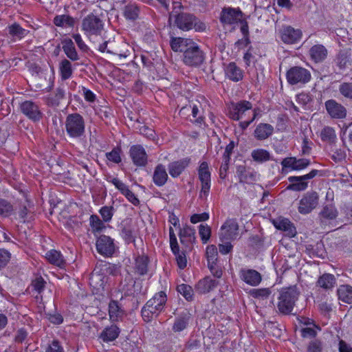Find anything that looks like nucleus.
<instances>
[{"mask_svg": "<svg viewBox=\"0 0 352 352\" xmlns=\"http://www.w3.org/2000/svg\"><path fill=\"white\" fill-rule=\"evenodd\" d=\"M122 236L125 243H133L134 246H135V236H134L133 232L131 229L124 228L122 230Z\"/></svg>", "mask_w": 352, "mask_h": 352, "instance_id": "62", "label": "nucleus"}, {"mask_svg": "<svg viewBox=\"0 0 352 352\" xmlns=\"http://www.w3.org/2000/svg\"><path fill=\"white\" fill-rule=\"evenodd\" d=\"M250 294L254 298L265 300L271 294V290L269 288L252 289L250 291Z\"/></svg>", "mask_w": 352, "mask_h": 352, "instance_id": "53", "label": "nucleus"}, {"mask_svg": "<svg viewBox=\"0 0 352 352\" xmlns=\"http://www.w3.org/2000/svg\"><path fill=\"white\" fill-rule=\"evenodd\" d=\"M206 255L208 263L218 261V250L215 245H209L206 247Z\"/></svg>", "mask_w": 352, "mask_h": 352, "instance_id": "54", "label": "nucleus"}, {"mask_svg": "<svg viewBox=\"0 0 352 352\" xmlns=\"http://www.w3.org/2000/svg\"><path fill=\"white\" fill-rule=\"evenodd\" d=\"M320 136L322 142H327L329 144H333L337 140L335 129L329 126H326L321 130Z\"/></svg>", "mask_w": 352, "mask_h": 352, "instance_id": "45", "label": "nucleus"}, {"mask_svg": "<svg viewBox=\"0 0 352 352\" xmlns=\"http://www.w3.org/2000/svg\"><path fill=\"white\" fill-rule=\"evenodd\" d=\"M168 179L165 166L162 164H158L154 168L153 174V182L157 187L164 186Z\"/></svg>", "mask_w": 352, "mask_h": 352, "instance_id": "34", "label": "nucleus"}, {"mask_svg": "<svg viewBox=\"0 0 352 352\" xmlns=\"http://www.w3.org/2000/svg\"><path fill=\"white\" fill-rule=\"evenodd\" d=\"M124 315L125 311L118 301L111 300L109 303V320L113 322H120L123 320Z\"/></svg>", "mask_w": 352, "mask_h": 352, "instance_id": "32", "label": "nucleus"}, {"mask_svg": "<svg viewBox=\"0 0 352 352\" xmlns=\"http://www.w3.org/2000/svg\"><path fill=\"white\" fill-rule=\"evenodd\" d=\"M197 173L201 186L199 197H207L210 193L211 187V172L207 162H202L200 163Z\"/></svg>", "mask_w": 352, "mask_h": 352, "instance_id": "9", "label": "nucleus"}, {"mask_svg": "<svg viewBox=\"0 0 352 352\" xmlns=\"http://www.w3.org/2000/svg\"><path fill=\"white\" fill-rule=\"evenodd\" d=\"M141 60L143 66L148 71L152 72L154 69L153 58H151V55L148 52L141 54Z\"/></svg>", "mask_w": 352, "mask_h": 352, "instance_id": "61", "label": "nucleus"}, {"mask_svg": "<svg viewBox=\"0 0 352 352\" xmlns=\"http://www.w3.org/2000/svg\"><path fill=\"white\" fill-rule=\"evenodd\" d=\"M274 225L277 230L285 232L286 235L289 238L294 237L296 234L295 226L291 221L287 218L278 219L277 221L274 222Z\"/></svg>", "mask_w": 352, "mask_h": 352, "instance_id": "35", "label": "nucleus"}, {"mask_svg": "<svg viewBox=\"0 0 352 352\" xmlns=\"http://www.w3.org/2000/svg\"><path fill=\"white\" fill-rule=\"evenodd\" d=\"M149 257L146 254L138 256L135 260V269L137 274L144 276L148 273Z\"/></svg>", "mask_w": 352, "mask_h": 352, "instance_id": "39", "label": "nucleus"}, {"mask_svg": "<svg viewBox=\"0 0 352 352\" xmlns=\"http://www.w3.org/2000/svg\"><path fill=\"white\" fill-rule=\"evenodd\" d=\"M79 93L81 94L85 101L92 103L96 100V95L85 86L79 87Z\"/></svg>", "mask_w": 352, "mask_h": 352, "instance_id": "59", "label": "nucleus"}, {"mask_svg": "<svg viewBox=\"0 0 352 352\" xmlns=\"http://www.w3.org/2000/svg\"><path fill=\"white\" fill-rule=\"evenodd\" d=\"M336 284V279L334 275L329 273H324L319 276L316 286L325 290L333 289Z\"/></svg>", "mask_w": 352, "mask_h": 352, "instance_id": "40", "label": "nucleus"}, {"mask_svg": "<svg viewBox=\"0 0 352 352\" xmlns=\"http://www.w3.org/2000/svg\"><path fill=\"white\" fill-rule=\"evenodd\" d=\"M226 77L230 80L237 82L243 79L244 72L235 62L229 63L224 68Z\"/></svg>", "mask_w": 352, "mask_h": 352, "instance_id": "27", "label": "nucleus"}, {"mask_svg": "<svg viewBox=\"0 0 352 352\" xmlns=\"http://www.w3.org/2000/svg\"><path fill=\"white\" fill-rule=\"evenodd\" d=\"M253 160L258 163H263L270 160V153L264 148H256L251 153Z\"/></svg>", "mask_w": 352, "mask_h": 352, "instance_id": "47", "label": "nucleus"}, {"mask_svg": "<svg viewBox=\"0 0 352 352\" xmlns=\"http://www.w3.org/2000/svg\"><path fill=\"white\" fill-rule=\"evenodd\" d=\"M327 114L332 119L344 120L347 116V109L341 103L334 99H329L324 102Z\"/></svg>", "mask_w": 352, "mask_h": 352, "instance_id": "17", "label": "nucleus"}, {"mask_svg": "<svg viewBox=\"0 0 352 352\" xmlns=\"http://www.w3.org/2000/svg\"><path fill=\"white\" fill-rule=\"evenodd\" d=\"M59 75L62 80H67L72 78L73 68L71 62L67 59L62 60L59 63Z\"/></svg>", "mask_w": 352, "mask_h": 352, "instance_id": "42", "label": "nucleus"}, {"mask_svg": "<svg viewBox=\"0 0 352 352\" xmlns=\"http://www.w3.org/2000/svg\"><path fill=\"white\" fill-rule=\"evenodd\" d=\"M189 111H191L192 116L194 118L193 120H190V122L193 124L199 127L205 126V117L203 115L199 114V109L197 105H186L181 108V109L179 110V114L182 116H184L186 115Z\"/></svg>", "mask_w": 352, "mask_h": 352, "instance_id": "24", "label": "nucleus"}, {"mask_svg": "<svg viewBox=\"0 0 352 352\" xmlns=\"http://www.w3.org/2000/svg\"><path fill=\"white\" fill-rule=\"evenodd\" d=\"M65 130L72 140H80L85 134V120L79 113H69L65 120Z\"/></svg>", "mask_w": 352, "mask_h": 352, "instance_id": "5", "label": "nucleus"}, {"mask_svg": "<svg viewBox=\"0 0 352 352\" xmlns=\"http://www.w3.org/2000/svg\"><path fill=\"white\" fill-rule=\"evenodd\" d=\"M282 169L281 173L287 174L291 171H296V157H287L280 162Z\"/></svg>", "mask_w": 352, "mask_h": 352, "instance_id": "49", "label": "nucleus"}, {"mask_svg": "<svg viewBox=\"0 0 352 352\" xmlns=\"http://www.w3.org/2000/svg\"><path fill=\"white\" fill-rule=\"evenodd\" d=\"M340 94L345 98L352 100V82H343L339 85Z\"/></svg>", "mask_w": 352, "mask_h": 352, "instance_id": "56", "label": "nucleus"}, {"mask_svg": "<svg viewBox=\"0 0 352 352\" xmlns=\"http://www.w3.org/2000/svg\"><path fill=\"white\" fill-rule=\"evenodd\" d=\"M121 153V147L116 146L110 152L106 153L105 156L107 160L115 164H120L122 162Z\"/></svg>", "mask_w": 352, "mask_h": 352, "instance_id": "52", "label": "nucleus"}, {"mask_svg": "<svg viewBox=\"0 0 352 352\" xmlns=\"http://www.w3.org/2000/svg\"><path fill=\"white\" fill-rule=\"evenodd\" d=\"M239 278L241 280L250 286L258 285L261 280V274L253 269L242 268L239 272Z\"/></svg>", "mask_w": 352, "mask_h": 352, "instance_id": "20", "label": "nucleus"}, {"mask_svg": "<svg viewBox=\"0 0 352 352\" xmlns=\"http://www.w3.org/2000/svg\"><path fill=\"white\" fill-rule=\"evenodd\" d=\"M82 30L90 39L94 36L100 35L104 28L102 19L94 13L87 15L82 21Z\"/></svg>", "mask_w": 352, "mask_h": 352, "instance_id": "6", "label": "nucleus"}, {"mask_svg": "<svg viewBox=\"0 0 352 352\" xmlns=\"http://www.w3.org/2000/svg\"><path fill=\"white\" fill-rule=\"evenodd\" d=\"M89 225L91 228L92 232L96 235V232H101L105 227L98 216L96 214H91L89 218Z\"/></svg>", "mask_w": 352, "mask_h": 352, "instance_id": "51", "label": "nucleus"}, {"mask_svg": "<svg viewBox=\"0 0 352 352\" xmlns=\"http://www.w3.org/2000/svg\"><path fill=\"white\" fill-rule=\"evenodd\" d=\"M218 285V280L208 276L197 282L195 286V289L199 294H206L213 291Z\"/></svg>", "mask_w": 352, "mask_h": 352, "instance_id": "26", "label": "nucleus"}, {"mask_svg": "<svg viewBox=\"0 0 352 352\" xmlns=\"http://www.w3.org/2000/svg\"><path fill=\"white\" fill-rule=\"evenodd\" d=\"M129 156L137 167H144L148 164V155L145 148L140 144H134L130 147Z\"/></svg>", "mask_w": 352, "mask_h": 352, "instance_id": "18", "label": "nucleus"}, {"mask_svg": "<svg viewBox=\"0 0 352 352\" xmlns=\"http://www.w3.org/2000/svg\"><path fill=\"white\" fill-rule=\"evenodd\" d=\"M299 295L300 292L296 285L280 289L276 304L278 312L284 316L291 314Z\"/></svg>", "mask_w": 352, "mask_h": 352, "instance_id": "4", "label": "nucleus"}, {"mask_svg": "<svg viewBox=\"0 0 352 352\" xmlns=\"http://www.w3.org/2000/svg\"><path fill=\"white\" fill-rule=\"evenodd\" d=\"M311 78L310 72L299 66L292 67L286 73L287 82L291 85H305L310 81Z\"/></svg>", "mask_w": 352, "mask_h": 352, "instance_id": "7", "label": "nucleus"}, {"mask_svg": "<svg viewBox=\"0 0 352 352\" xmlns=\"http://www.w3.org/2000/svg\"><path fill=\"white\" fill-rule=\"evenodd\" d=\"M177 292L188 302L192 301L194 299V291L189 285L184 283L178 285L177 286Z\"/></svg>", "mask_w": 352, "mask_h": 352, "instance_id": "48", "label": "nucleus"}, {"mask_svg": "<svg viewBox=\"0 0 352 352\" xmlns=\"http://www.w3.org/2000/svg\"><path fill=\"white\" fill-rule=\"evenodd\" d=\"M174 9L170 13L169 19L171 20L174 19L175 25L179 30L182 31H189L194 29L195 32H203L206 30V25L205 23L199 19L196 16L192 14L180 12L177 13L175 11L177 7L181 8V3L179 2H173Z\"/></svg>", "mask_w": 352, "mask_h": 352, "instance_id": "2", "label": "nucleus"}, {"mask_svg": "<svg viewBox=\"0 0 352 352\" xmlns=\"http://www.w3.org/2000/svg\"><path fill=\"white\" fill-rule=\"evenodd\" d=\"M23 114L33 122H39L43 116L38 104L32 101H23Z\"/></svg>", "mask_w": 352, "mask_h": 352, "instance_id": "23", "label": "nucleus"}, {"mask_svg": "<svg viewBox=\"0 0 352 352\" xmlns=\"http://www.w3.org/2000/svg\"><path fill=\"white\" fill-rule=\"evenodd\" d=\"M99 213L104 222H109L114 214V208L112 206H104L99 210Z\"/></svg>", "mask_w": 352, "mask_h": 352, "instance_id": "55", "label": "nucleus"}, {"mask_svg": "<svg viewBox=\"0 0 352 352\" xmlns=\"http://www.w3.org/2000/svg\"><path fill=\"white\" fill-rule=\"evenodd\" d=\"M191 314L188 311H184L175 316L172 325V331L174 333H180L186 329L191 320Z\"/></svg>", "mask_w": 352, "mask_h": 352, "instance_id": "25", "label": "nucleus"}, {"mask_svg": "<svg viewBox=\"0 0 352 352\" xmlns=\"http://www.w3.org/2000/svg\"><path fill=\"white\" fill-rule=\"evenodd\" d=\"M338 298L344 302L352 303V287L349 285H341L338 289Z\"/></svg>", "mask_w": 352, "mask_h": 352, "instance_id": "46", "label": "nucleus"}, {"mask_svg": "<svg viewBox=\"0 0 352 352\" xmlns=\"http://www.w3.org/2000/svg\"><path fill=\"white\" fill-rule=\"evenodd\" d=\"M23 200L25 201L27 205L23 203V224H26L28 229L32 227V221L34 220L35 210L34 204L30 201L27 195L23 192Z\"/></svg>", "mask_w": 352, "mask_h": 352, "instance_id": "33", "label": "nucleus"}, {"mask_svg": "<svg viewBox=\"0 0 352 352\" xmlns=\"http://www.w3.org/2000/svg\"><path fill=\"white\" fill-rule=\"evenodd\" d=\"M105 179L107 182L112 184L125 197L127 201L133 206H138L140 204V199L137 195L129 189V186L119 178L109 175L107 176Z\"/></svg>", "mask_w": 352, "mask_h": 352, "instance_id": "10", "label": "nucleus"}, {"mask_svg": "<svg viewBox=\"0 0 352 352\" xmlns=\"http://www.w3.org/2000/svg\"><path fill=\"white\" fill-rule=\"evenodd\" d=\"M54 24L62 28H73L76 21L74 18L68 14L56 15L53 19Z\"/></svg>", "mask_w": 352, "mask_h": 352, "instance_id": "41", "label": "nucleus"}, {"mask_svg": "<svg viewBox=\"0 0 352 352\" xmlns=\"http://www.w3.org/2000/svg\"><path fill=\"white\" fill-rule=\"evenodd\" d=\"M190 162V159L189 157L170 162L168 167L170 175L173 178L178 177L189 166Z\"/></svg>", "mask_w": 352, "mask_h": 352, "instance_id": "30", "label": "nucleus"}, {"mask_svg": "<svg viewBox=\"0 0 352 352\" xmlns=\"http://www.w3.org/2000/svg\"><path fill=\"white\" fill-rule=\"evenodd\" d=\"M195 230L188 226L181 228L179 236L181 243L186 248H190L196 242Z\"/></svg>", "mask_w": 352, "mask_h": 352, "instance_id": "28", "label": "nucleus"}, {"mask_svg": "<svg viewBox=\"0 0 352 352\" xmlns=\"http://www.w3.org/2000/svg\"><path fill=\"white\" fill-rule=\"evenodd\" d=\"M243 12L239 8H224L220 15V21L223 25H234L240 21Z\"/></svg>", "mask_w": 352, "mask_h": 352, "instance_id": "19", "label": "nucleus"}, {"mask_svg": "<svg viewBox=\"0 0 352 352\" xmlns=\"http://www.w3.org/2000/svg\"><path fill=\"white\" fill-rule=\"evenodd\" d=\"M220 241H235L240 237L239 226L236 219L228 218L222 224L219 234Z\"/></svg>", "mask_w": 352, "mask_h": 352, "instance_id": "8", "label": "nucleus"}, {"mask_svg": "<svg viewBox=\"0 0 352 352\" xmlns=\"http://www.w3.org/2000/svg\"><path fill=\"white\" fill-rule=\"evenodd\" d=\"M338 215V211L333 204L324 205L319 213V217L322 223L327 221L335 220Z\"/></svg>", "mask_w": 352, "mask_h": 352, "instance_id": "37", "label": "nucleus"}, {"mask_svg": "<svg viewBox=\"0 0 352 352\" xmlns=\"http://www.w3.org/2000/svg\"><path fill=\"white\" fill-rule=\"evenodd\" d=\"M279 36L285 44L294 45L300 42L302 32L300 29H296L291 25H284L279 30Z\"/></svg>", "mask_w": 352, "mask_h": 352, "instance_id": "15", "label": "nucleus"}, {"mask_svg": "<svg viewBox=\"0 0 352 352\" xmlns=\"http://www.w3.org/2000/svg\"><path fill=\"white\" fill-rule=\"evenodd\" d=\"M318 173V170L313 169L309 173L304 175L289 177L288 181L290 184L287 186V189L292 191L305 190L308 186L307 181L315 177Z\"/></svg>", "mask_w": 352, "mask_h": 352, "instance_id": "12", "label": "nucleus"}, {"mask_svg": "<svg viewBox=\"0 0 352 352\" xmlns=\"http://www.w3.org/2000/svg\"><path fill=\"white\" fill-rule=\"evenodd\" d=\"M274 131V129L272 125L261 122L256 126L253 135L256 140L263 141L272 136Z\"/></svg>", "mask_w": 352, "mask_h": 352, "instance_id": "31", "label": "nucleus"}, {"mask_svg": "<svg viewBox=\"0 0 352 352\" xmlns=\"http://www.w3.org/2000/svg\"><path fill=\"white\" fill-rule=\"evenodd\" d=\"M252 109V104L248 100H240L237 102H231L228 107V116L233 120H240L248 111Z\"/></svg>", "mask_w": 352, "mask_h": 352, "instance_id": "14", "label": "nucleus"}, {"mask_svg": "<svg viewBox=\"0 0 352 352\" xmlns=\"http://www.w3.org/2000/svg\"><path fill=\"white\" fill-rule=\"evenodd\" d=\"M308 55L313 63H322L327 58L328 50L322 44H315L309 48Z\"/></svg>", "mask_w": 352, "mask_h": 352, "instance_id": "22", "label": "nucleus"}, {"mask_svg": "<svg viewBox=\"0 0 352 352\" xmlns=\"http://www.w3.org/2000/svg\"><path fill=\"white\" fill-rule=\"evenodd\" d=\"M170 46L175 52H180L182 63L190 67H199L206 60V53L192 38L172 36Z\"/></svg>", "mask_w": 352, "mask_h": 352, "instance_id": "1", "label": "nucleus"}, {"mask_svg": "<svg viewBox=\"0 0 352 352\" xmlns=\"http://www.w3.org/2000/svg\"><path fill=\"white\" fill-rule=\"evenodd\" d=\"M322 349L323 344L319 339L311 340L307 346V352H322Z\"/></svg>", "mask_w": 352, "mask_h": 352, "instance_id": "60", "label": "nucleus"}, {"mask_svg": "<svg viewBox=\"0 0 352 352\" xmlns=\"http://www.w3.org/2000/svg\"><path fill=\"white\" fill-rule=\"evenodd\" d=\"M168 232L170 250L173 254H178V251L180 250L179 246L174 230L172 226L169 227Z\"/></svg>", "mask_w": 352, "mask_h": 352, "instance_id": "58", "label": "nucleus"}, {"mask_svg": "<svg viewBox=\"0 0 352 352\" xmlns=\"http://www.w3.org/2000/svg\"><path fill=\"white\" fill-rule=\"evenodd\" d=\"M45 258L49 263L60 269H64L66 266V261L60 251L50 250L45 252Z\"/></svg>", "mask_w": 352, "mask_h": 352, "instance_id": "29", "label": "nucleus"}, {"mask_svg": "<svg viewBox=\"0 0 352 352\" xmlns=\"http://www.w3.org/2000/svg\"><path fill=\"white\" fill-rule=\"evenodd\" d=\"M168 297L165 291L156 292L141 309L142 319L146 322H151L164 311Z\"/></svg>", "mask_w": 352, "mask_h": 352, "instance_id": "3", "label": "nucleus"}, {"mask_svg": "<svg viewBox=\"0 0 352 352\" xmlns=\"http://www.w3.org/2000/svg\"><path fill=\"white\" fill-rule=\"evenodd\" d=\"M319 196L316 192L305 193L299 201L298 212L302 214L310 213L318 205Z\"/></svg>", "mask_w": 352, "mask_h": 352, "instance_id": "16", "label": "nucleus"}, {"mask_svg": "<svg viewBox=\"0 0 352 352\" xmlns=\"http://www.w3.org/2000/svg\"><path fill=\"white\" fill-rule=\"evenodd\" d=\"M199 234L203 244L208 242L211 236V228L208 225L200 224L199 226Z\"/></svg>", "mask_w": 352, "mask_h": 352, "instance_id": "57", "label": "nucleus"}, {"mask_svg": "<svg viewBox=\"0 0 352 352\" xmlns=\"http://www.w3.org/2000/svg\"><path fill=\"white\" fill-rule=\"evenodd\" d=\"M137 129H138L139 133L147 138L149 140H153L155 138V131L154 129L148 127L146 125L139 126L137 127Z\"/></svg>", "mask_w": 352, "mask_h": 352, "instance_id": "64", "label": "nucleus"}, {"mask_svg": "<svg viewBox=\"0 0 352 352\" xmlns=\"http://www.w3.org/2000/svg\"><path fill=\"white\" fill-rule=\"evenodd\" d=\"M45 287L46 281L41 276H38L32 280L30 285L25 292L29 293L35 299L36 303L44 306L45 302L43 294Z\"/></svg>", "mask_w": 352, "mask_h": 352, "instance_id": "11", "label": "nucleus"}, {"mask_svg": "<svg viewBox=\"0 0 352 352\" xmlns=\"http://www.w3.org/2000/svg\"><path fill=\"white\" fill-rule=\"evenodd\" d=\"M96 248L98 254L104 257H111L116 251L114 239L109 236L100 234L96 237Z\"/></svg>", "mask_w": 352, "mask_h": 352, "instance_id": "13", "label": "nucleus"}, {"mask_svg": "<svg viewBox=\"0 0 352 352\" xmlns=\"http://www.w3.org/2000/svg\"><path fill=\"white\" fill-rule=\"evenodd\" d=\"M140 14V8L136 4H129L125 6L124 16L126 19L135 21Z\"/></svg>", "mask_w": 352, "mask_h": 352, "instance_id": "50", "label": "nucleus"}, {"mask_svg": "<svg viewBox=\"0 0 352 352\" xmlns=\"http://www.w3.org/2000/svg\"><path fill=\"white\" fill-rule=\"evenodd\" d=\"M232 241L230 240L221 241V243L219 244V251L221 254L226 255L232 252L234 246Z\"/></svg>", "mask_w": 352, "mask_h": 352, "instance_id": "63", "label": "nucleus"}, {"mask_svg": "<svg viewBox=\"0 0 352 352\" xmlns=\"http://www.w3.org/2000/svg\"><path fill=\"white\" fill-rule=\"evenodd\" d=\"M63 51L67 57L72 61H76L80 59L75 45L71 39L65 40L63 43Z\"/></svg>", "mask_w": 352, "mask_h": 352, "instance_id": "43", "label": "nucleus"}, {"mask_svg": "<svg viewBox=\"0 0 352 352\" xmlns=\"http://www.w3.org/2000/svg\"><path fill=\"white\" fill-rule=\"evenodd\" d=\"M120 329L116 324L106 327L100 333V338L104 342L114 341L120 335Z\"/></svg>", "mask_w": 352, "mask_h": 352, "instance_id": "38", "label": "nucleus"}, {"mask_svg": "<svg viewBox=\"0 0 352 352\" xmlns=\"http://www.w3.org/2000/svg\"><path fill=\"white\" fill-rule=\"evenodd\" d=\"M116 43L114 41H104L103 43H100L98 45V50L100 52H107L109 54L118 55L120 56L126 57V54H122L120 51H118L115 47Z\"/></svg>", "mask_w": 352, "mask_h": 352, "instance_id": "44", "label": "nucleus"}, {"mask_svg": "<svg viewBox=\"0 0 352 352\" xmlns=\"http://www.w3.org/2000/svg\"><path fill=\"white\" fill-rule=\"evenodd\" d=\"M66 99V89L63 85L57 87L54 92L45 98V104L52 108H56Z\"/></svg>", "mask_w": 352, "mask_h": 352, "instance_id": "21", "label": "nucleus"}, {"mask_svg": "<svg viewBox=\"0 0 352 352\" xmlns=\"http://www.w3.org/2000/svg\"><path fill=\"white\" fill-rule=\"evenodd\" d=\"M236 174L239 182L242 184H249L255 180V173L243 165L236 166Z\"/></svg>", "mask_w": 352, "mask_h": 352, "instance_id": "36", "label": "nucleus"}]
</instances>
